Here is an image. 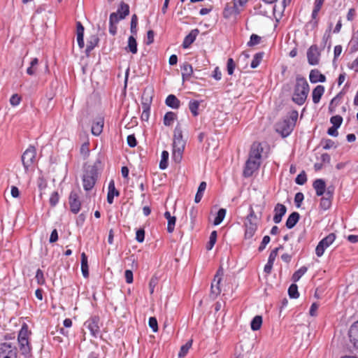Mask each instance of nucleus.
Returning a JSON list of instances; mask_svg holds the SVG:
<instances>
[{"mask_svg": "<svg viewBox=\"0 0 358 358\" xmlns=\"http://www.w3.org/2000/svg\"><path fill=\"white\" fill-rule=\"evenodd\" d=\"M104 124V120L102 117L96 119L92 126V134L96 136H99L102 131Z\"/></svg>", "mask_w": 358, "mask_h": 358, "instance_id": "obj_19", "label": "nucleus"}, {"mask_svg": "<svg viewBox=\"0 0 358 358\" xmlns=\"http://www.w3.org/2000/svg\"><path fill=\"white\" fill-rule=\"evenodd\" d=\"M38 59L37 58H34L30 63V66L27 69V74L30 76L34 75L36 72V66L38 65Z\"/></svg>", "mask_w": 358, "mask_h": 358, "instance_id": "obj_45", "label": "nucleus"}, {"mask_svg": "<svg viewBox=\"0 0 358 358\" xmlns=\"http://www.w3.org/2000/svg\"><path fill=\"white\" fill-rule=\"evenodd\" d=\"M313 188L315 190L316 194L318 196L326 195L327 188L326 183L322 179H317L313 182Z\"/></svg>", "mask_w": 358, "mask_h": 358, "instance_id": "obj_15", "label": "nucleus"}, {"mask_svg": "<svg viewBox=\"0 0 358 358\" xmlns=\"http://www.w3.org/2000/svg\"><path fill=\"white\" fill-rule=\"evenodd\" d=\"M307 267L301 266L299 269L295 271L292 275V280L297 282L299 279L307 272Z\"/></svg>", "mask_w": 358, "mask_h": 358, "instance_id": "obj_39", "label": "nucleus"}, {"mask_svg": "<svg viewBox=\"0 0 358 358\" xmlns=\"http://www.w3.org/2000/svg\"><path fill=\"white\" fill-rule=\"evenodd\" d=\"M165 103L168 106L174 109L178 108L180 107V101L173 94L169 95L166 99Z\"/></svg>", "mask_w": 358, "mask_h": 358, "instance_id": "obj_30", "label": "nucleus"}, {"mask_svg": "<svg viewBox=\"0 0 358 358\" xmlns=\"http://www.w3.org/2000/svg\"><path fill=\"white\" fill-rule=\"evenodd\" d=\"M262 152L263 148L262 145L259 143H254L252 145L249 157L260 161Z\"/></svg>", "mask_w": 358, "mask_h": 358, "instance_id": "obj_18", "label": "nucleus"}, {"mask_svg": "<svg viewBox=\"0 0 358 358\" xmlns=\"http://www.w3.org/2000/svg\"><path fill=\"white\" fill-rule=\"evenodd\" d=\"M235 67L236 64L234 59L232 58H229L227 64V73L229 75H232L234 73Z\"/></svg>", "mask_w": 358, "mask_h": 358, "instance_id": "obj_51", "label": "nucleus"}, {"mask_svg": "<svg viewBox=\"0 0 358 358\" xmlns=\"http://www.w3.org/2000/svg\"><path fill=\"white\" fill-rule=\"evenodd\" d=\"M129 14V6L127 3L122 2L116 13H112L110 15L111 22H119L125 18Z\"/></svg>", "mask_w": 358, "mask_h": 358, "instance_id": "obj_8", "label": "nucleus"}, {"mask_svg": "<svg viewBox=\"0 0 358 358\" xmlns=\"http://www.w3.org/2000/svg\"><path fill=\"white\" fill-rule=\"evenodd\" d=\"M234 6H232V10L235 11V15L240 13V12L245 6L248 0H233Z\"/></svg>", "mask_w": 358, "mask_h": 358, "instance_id": "obj_32", "label": "nucleus"}, {"mask_svg": "<svg viewBox=\"0 0 358 358\" xmlns=\"http://www.w3.org/2000/svg\"><path fill=\"white\" fill-rule=\"evenodd\" d=\"M320 52L316 45H311L307 51V59L308 64L315 66L319 64Z\"/></svg>", "mask_w": 358, "mask_h": 358, "instance_id": "obj_9", "label": "nucleus"}, {"mask_svg": "<svg viewBox=\"0 0 358 358\" xmlns=\"http://www.w3.org/2000/svg\"><path fill=\"white\" fill-rule=\"evenodd\" d=\"M145 238V231L143 229H138L136 234V240L139 242H143Z\"/></svg>", "mask_w": 358, "mask_h": 358, "instance_id": "obj_58", "label": "nucleus"}, {"mask_svg": "<svg viewBox=\"0 0 358 358\" xmlns=\"http://www.w3.org/2000/svg\"><path fill=\"white\" fill-rule=\"evenodd\" d=\"M81 271L84 278L89 276L87 257L85 252L81 254Z\"/></svg>", "mask_w": 358, "mask_h": 358, "instance_id": "obj_31", "label": "nucleus"}, {"mask_svg": "<svg viewBox=\"0 0 358 358\" xmlns=\"http://www.w3.org/2000/svg\"><path fill=\"white\" fill-rule=\"evenodd\" d=\"M185 147V141L182 138L180 127H176L174 130L172 157L176 163L181 162Z\"/></svg>", "mask_w": 358, "mask_h": 358, "instance_id": "obj_2", "label": "nucleus"}, {"mask_svg": "<svg viewBox=\"0 0 358 358\" xmlns=\"http://www.w3.org/2000/svg\"><path fill=\"white\" fill-rule=\"evenodd\" d=\"M262 324V316L257 315L251 321V324H250L251 329L253 331H257L261 328Z\"/></svg>", "mask_w": 358, "mask_h": 358, "instance_id": "obj_37", "label": "nucleus"}, {"mask_svg": "<svg viewBox=\"0 0 358 358\" xmlns=\"http://www.w3.org/2000/svg\"><path fill=\"white\" fill-rule=\"evenodd\" d=\"M350 341L358 350V322L353 323L349 330Z\"/></svg>", "mask_w": 358, "mask_h": 358, "instance_id": "obj_13", "label": "nucleus"}, {"mask_svg": "<svg viewBox=\"0 0 358 358\" xmlns=\"http://www.w3.org/2000/svg\"><path fill=\"white\" fill-rule=\"evenodd\" d=\"M309 92V85L306 79L298 76L296 79L292 100L296 104L301 106L306 101Z\"/></svg>", "mask_w": 358, "mask_h": 358, "instance_id": "obj_1", "label": "nucleus"}, {"mask_svg": "<svg viewBox=\"0 0 358 358\" xmlns=\"http://www.w3.org/2000/svg\"><path fill=\"white\" fill-rule=\"evenodd\" d=\"M336 236L334 234H329L328 236L322 238L317 244L315 248V254L317 257H320L324 253V251L328 248L335 241Z\"/></svg>", "mask_w": 358, "mask_h": 358, "instance_id": "obj_5", "label": "nucleus"}, {"mask_svg": "<svg viewBox=\"0 0 358 358\" xmlns=\"http://www.w3.org/2000/svg\"><path fill=\"white\" fill-rule=\"evenodd\" d=\"M324 92V87L322 85H317L313 90L312 93L313 101L314 103H317L320 102L322 96Z\"/></svg>", "mask_w": 358, "mask_h": 358, "instance_id": "obj_25", "label": "nucleus"}, {"mask_svg": "<svg viewBox=\"0 0 358 358\" xmlns=\"http://www.w3.org/2000/svg\"><path fill=\"white\" fill-rule=\"evenodd\" d=\"M108 191L107 194V201L108 203L112 204L115 196H117L120 192L116 189L114 180H110L108 184Z\"/></svg>", "mask_w": 358, "mask_h": 358, "instance_id": "obj_21", "label": "nucleus"}, {"mask_svg": "<svg viewBox=\"0 0 358 358\" xmlns=\"http://www.w3.org/2000/svg\"><path fill=\"white\" fill-rule=\"evenodd\" d=\"M117 22H111L110 17L109 18V32L113 36L115 35L117 32V27L115 26V24Z\"/></svg>", "mask_w": 358, "mask_h": 358, "instance_id": "obj_61", "label": "nucleus"}, {"mask_svg": "<svg viewBox=\"0 0 358 358\" xmlns=\"http://www.w3.org/2000/svg\"><path fill=\"white\" fill-rule=\"evenodd\" d=\"M127 143L131 148H134L136 145V139L134 135H129L127 136Z\"/></svg>", "mask_w": 358, "mask_h": 358, "instance_id": "obj_63", "label": "nucleus"}, {"mask_svg": "<svg viewBox=\"0 0 358 358\" xmlns=\"http://www.w3.org/2000/svg\"><path fill=\"white\" fill-rule=\"evenodd\" d=\"M36 158V151L34 147L29 146L23 153L22 156V162L25 169L28 171L29 168L31 167L35 162Z\"/></svg>", "mask_w": 358, "mask_h": 358, "instance_id": "obj_4", "label": "nucleus"}, {"mask_svg": "<svg viewBox=\"0 0 358 358\" xmlns=\"http://www.w3.org/2000/svg\"><path fill=\"white\" fill-rule=\"evenodd\" d=\"M168 159H169V152L166 150H164L162 153V159H161V162L159 163V168L162 169V170H164L167 168V166H168V163H167V161H168Z\"/></svg>", "mask_w": 358, "mask_h": 358, "instance_id": "obj_42", "label": "nucleus"}, {"mask_svg": "<svg viewBox=\"0 0 358 358\" xmlns=\"http://www.w3.org/2000/svg\"><path fill=\"white\" fill-rule=\"evenodd\" d=\"M206 188V182H201L199 186L197 192L195 195L194 201L195 203H199L203 197V192Z\"/></svg>", "mask_w": 358, "mask_h": 358, "instance_id": "obj_34", "label": "nucleus"}, {"mask_svg": "<svg viewBox=\"0 0 358 358\" xmlns=\"http://www.w3.org/2000/svg\"><path fill=\"white\" fill-rule=\"evenodd\" d=\"M125 280L127 283L130 284L133 282V273L131 270H126L124 272Z\"/></svg>", "mask_w": 358, "mask_h": 358, "instance_id": "obj_60", "label": "nucleus"}, {"mask_svg": "<svg viewBox=\"0 0 358 358\" xmlns=\"http://www.w3.org/2000/svg\"><path fill=\"white\" fill-rule=\"evenodd\" d=\"M304 199L303 194L301 192H298L295 194L294 196V203L296 204V206L299 208L301 206V204Z\"/></svg>", "mask_w": 358, "mask_h": 358, "instance_id": "obj_55", "label": "nucleus"}, {"mask_svg": "<svg viewBox=\"0 0 358 358\" xmlns=\"http://www.w3.org/2000/svg\"><path fill=\"white\" fill-rule=\"evenodd\" d=\"M84 27L80 22H77V43L80 48L84 47Z\"/></svg>", "mask_w": 358, "mask_h": 358, "instance_id": "obj_29", "label": "nucleus"}, {"mask_svg": "<svg viewBox=\"0 0 358 358\" xmlns=\"http://www.w3.org/2000/svg\"><path fill=\"white\" fill-rule=\"evenodd\" d=\"M294 124L290 120H284L277 125V131L284 137L287 136L293 130Z\"/></svg>", "mask_w": 358, "mask_h": 358, "instance_id": "obj_10", "label": "nucleus"}, {"mask_svg": "<svg viewBox=\"0 0 358 358\" xmlns=\"http://www.w3.org/2000/svg\"><path fill=\"white\" fill-rule=\"evenodd\" d=\"M278 248H275L274 250H273L270 252V255H269L268 259V262L274 263V261L278 255Z\"/></svg>", "mask_w": 358, "mask_h": 358, "instance_id": "obj_64", "label": "nucleus"}, {"mask_svg": "<svg viewBox=\"0 0 358 358\" xmlns=\"http://www.w3.org/2000/svg\"><path fill=\"white\" fill-rule=\"evenodd\" d=\"M164 217L168 221L167 231L169 233H172L174 231L176 218L175 216H172L169 211H166Z\"/></svg>", "mask_w": 358, "mask_h": 358, "instance_id": "obj_27", "label": "nucleus"}, {"mask_svg": "<svg viewBox=\"0 0 358 358\" xmlns=\"http://www.w3.org/2000/svg\"><path fill=\"white\" fill-rule=\"evenodd\" d=\"M261 41V37L257 34H252L250 38V41L248 42L247 45L249 47H252L256 45H258Z\"/></svg>", "mask_w": 358, "mask_h": 358, "instance_id": "obj_46", "label": "nucleus"}, {"mask_svg": "<svg viewBox=\"0 0 358 358\" xmlns=\"http://www.w3.org/2000/svg\"><path fill=\"white\" fill-rule=\"evenodd\" d=\"M199 102L198 101H190L189 103V109L192 113L194 116H197L199 115Z\"/></svg>", "mask_w": 358, "mask_h": 358, "instance_id": "obj_41", "label": "nucleus"}, {"mask_svg": "<svg viewBox=\"0 0 358 358\" xmlns=\"http://www.w3.org/2000/svg\"><path fill=\"white\" fill-rule=\"evenodd\" d=\"M181 71L183 80H188L193 73L192 65L187 62L181 66Z\"/></svg>", "mask_w": 358, "mask_h": 358, "instance_id": "obj_26", "label": "nucleus"}, {"mask_svg": "<svg viewBox=\"0 0 358 358\" xmlns=\"http://www.w3.org/2000/svg\"><path fill=\"white\" fill-rule=\"evenodd\" d=\"M85 325L90 331L92 336L95 338L97 337L99 333V327L98 325V320L96 317H93L87 320L85 323Z\"/></svg>", "mask_w": 358, "mask_h": 358, "instance_id": "obj_16", "label": "nucleus"}, {"mask_svg": "<svg viewBox=\"0 0 358 358\" xmlns=\"http://www.w3.org/2000/svg\"><path fill=\"white\" fill-rule=\"evenodd\" d=\"M288 294L290 298L297 299L299 296L298 287L296 284H292L288 289Z\"/></svg>", "mask_w": 358, "mask_h": 358, "instance_id": "obj_43", "label": "nucleus"}, {"mask_svg": "<svg viewBox=\"0 0 358 358\" xmlns=\"http://www.w3.org/2000/svg\"><path fill=\"white\" fill-rule=\"evenodd\" d=\"M69 204L72 213L76 214L80 211L81 203L79 200V196L76 192H71L69 196Z\"/></svg>", "mask_w": 358, "mask_h": 358, "instance_id": "obj_12", "label": "nucleus"}, {"mask_svg": "<svg viewBox=\"0 0 358 358\" xmlns=\"http://www.w3.org/2000/svg\"><path fill=\"white\" fill-rule=\"evenodd\" d=\"M245 238H251L257 230V224L249 219L245 221Z\"/></svg>", "mask_w": 358, "mask_h": 358, "instance_id": "obj_20", "label": "nucleus"}, {"mask_svg": "<svg viewBox=\"0 0 358 358\" xmlns=\"http://www.w3.org/2000/svg\"><path fill=\"white\" fill-rule=\"evenodd\" d=\"M192 340L187 341L185 345H183L181 347L180 350V352L178 353V357L180 358L184 357L187 354L189 350L192 347Z\"/></svg>", "mask_w": 358, "mask_h": 358, "instance_id": "obj_40", "label": "nucleus"}, {"mask_svg": "<svg viewBox=\"0 0 358 358\" xmlns=\"http://www.w3.org/2000/svg\"><path fill=\"white\" fill-rule=\"evenodd\" d=\"M224 275V270L222 267L219 268L216 274L214 276L213 280L211 283L210 295L215 298L221 293L220 282L222 277Z\"/></svg>", "mask_w": 358, "mask_h": 358, "instance_id": "obj_6", "label": "nucleus"}, {"mask_svg": "<svg viewBox=\"0 0 358 358\" xmlns=\"http://www.w3.org/2000/svg\"><path fill=\"white\" fill-rule=\"evenodd\" d=\"M262 53L255 54L252 60L251 64H250L251 68H252V69L257 68L259 65V64L262 61Z\"/></svg>", "mask_w": 358, "mask_h": 358, "instance_id": "obj_47", "label": "nucleus"}, {"mask_svg": "<svg viewBox=\"0 0 358 358\" xmlns=\"http://www.w3.org/2000/svg\"><path fill=\"white\" fill-rule=\"evenodd\" d=\"M212 76L216 80H221L222 78V72L220 69L219 67H215L213 72V75Z\"/></svg>", "mask_w": 358, "mask_h": 358, "instance_id": "obj_62", "label": "nucleus"}, {"mask_svg": "<svg viewBox=\"0 0 358 358\" xmlns=\"http://www.w3.org/2000/svg\"><path fill=\"white\" fill-rule=\"evenodd\" d=\"M333 198V192L329 189H327L326 195L322 196L320 206L324 210H328L331 206V199Z\"/></svg>", "mask_w": 358, "mask_h": 358, "instance_id": "obj_17", "label": "nucleus"}, {"mask_svg": "<svg viewBox=\"0 0 358 358\" xmlns=\"http://www.w3.org/2000/svg\"><path fill=\"white\" fill-rule=\"evenodd\" d=\"M309 79L312 83H317L318 82L324 83L326 80V77L317 69H313L310 72Z\"/></svg>", "mask_w": 358, "mask_h": 358, "instance_id": "obj_22", "label": "nucleus"}, {"mask_svg": "<svg viewBox=\"0 0 358 358\" xmlns=\"http://www.w3.org/2000/svg\"><path fill=\"white\" fill-rule=\"evenodd\" d=\"M59 202V195L57 192L52 193L50 197V203L52 206H55Z\"/></svg>", "mask_w": 358, "mask_h": 358, "instance_id": "obj_57", "label": "nucleus"}, {"mask_svg": "<svg viewBox=\"0 0 358 358\" xmlns=\"http://www.w3.org/2000/svg\"><path fill=\"white\" fill-rule=\"evenodd\" d=\"M217 231H213L210 235V238H209V241L208 243H207V245H206V249L208 250H210L214 245L216 243V240H217Z\"/></svg>", "mask_w": 358, "mask_h": 358, "instance_id": "obj_44", "label": "nucleus"}, {"mask_svg": "<svg viewBox=\"0 0 358 358\" xmlns=\"http://www.w3.org/2000/svg\"><path fill=\"white\" fill-rule=\"evenodd\" d=\"M198 34L199 30L197 29L192 30L190 33L185 37L182 42V47L184 48H188L190 45L195 41Z\"/></svg>", "mask_w": 358, "mask_h": 358, "instance_id": "obj_23", "label": "nucleus"}, {"mask_svg": "<svg viewBox=\"0 0 358 358\" xmlns=\"http://www.w3.org/2000/svg\"><path fill=\"white\" fill-rule=\"evenodd\" d=\"M287 212V208L285 205L277 203L274 208L273 222L278 224L282 221V217Z\"/></svg>", "mask_w": 358, "mask_h": 358, "instance_id": "obj_14", "label": "nucleus"}, {"mask_svg": "<svg viewBox=\"0 0 358 358\" xmlns=\"http://www.w3.org/2000/svg\"><path fill=\"white\" fill-rule=\"evenodd\" d=\"M343 122V118L340 115H335L331 117L330 122L332 124V127L339 128Z\"/></svg>", "mask_w": 358, "mask_h": 358, "instance_id": "obj_48", "label": "nucleus"}, {"mask_svg": "<svg viewBox=\"0 0 358 358\" xmlns=\"http://www.w3.org/2000/svg\"><path fill=\"white\" fill-rule=\"evenodd\" d=\"M176 119V115L173 112H167L164 117V124L165 126H171Z\"/></svg>", "mask_w": 358, "mask_h": 358, "instance_id": "obj_35", "label": "nucleus"}, {"mask_svg": "<svg viewBox=\"0 0 358 358\" xmlns=\"http://www.w3.org/2000/svg\"><path fill=\"white\" fill-rule=\"evenodd\" d=\"M300 215L297 212L292 213L285 223L286 227L287 229H292L298 222L299 220Z\"/></svg>", "mask_w": 358, "mask_h": 358, "instance_id": "obj_24", "label": "nucleus"}, {"mask_svg": "<svg viewBox=\"0 0 358 358\" xmlns=\"http://www.w3.org/2000/svg\"><path fill=\"white\" fill-rule=\"evenodd\" d=\"M226 213H227L226 209L220 208L218 210L217 215L214 220L213 224L215 226L219 225L224 219Z\"/></svg>", "mask_w": 358, "mask_h": 358, "instance_id": "obj_38", "label": "nucleus"}, {"mask_svg": "<svg viewBox=\"0 0 358 358\" xmlns=\"http://www.w3.org/2000/svg\"><path fill=\"white\" fill-rule=\"evenodd\" d=\"M142 114H141V120L143 121H148L150 117V103H142Z\"/></svg>", "mask_w": 358, "mask_h": 358, "instance_id": "obj_36", "label": "nucleus"}, {"mask_svg": "<svg viewBox=\"0 0 358 358\" xmlns=\"http://www.w3.org/2000/svg\"><path fill=\"white\" fill-rule=\"evenodd\" d=\"M260 165V161L250 158L248 159L244 169L243 174L245 177H250L258 169Z\"/></svg>", "mask_w": 358, "mask_h": 358, "instance_id": "obj_11", "label": "nucleus"}, {"mask_svg": "<svg viewBox=\"0 0 358 358\" xmlns=\"http://www.w3.org/2000/svg\"><path fill=\"white\" fill-rule=\"evenodd\" d=\"M21 102V97L17 94H13L10 99V103L12 106H17Z\"/></svg>", "mask_w": 358, "mask_h": 358, "instance_id": "obj_53", "label": "nucleus"}, {"mask_svg": "<svg viewBox=\"0 0 358 358\" xmlns=\"http://www.w3.org/2000/svg\"><path fill=\"white\" fill-rule=\"evenodd\" d=\"M97 179V169L95 166H90L85 169L83 176V185L86 191L91 190Z\"/></svg>", "mask_w": 358, "mask_h": 358, "instance_id": "obj_3", "label": "nucleus"}, {"mask_svg": "<svg viewBox=\"0 0 358 358\" xmlns=\"http://www.w3.org/2000/svg\"><path fill=\"white\" fill-rule=\"evenodd\" d=\"M306 181L307 177L304 171L299 173L295 179L296 183L300 185L305 184Z\"/></svg>", "mask_w": 358, "mask_h": 358, "instance_id": "obj_49", "label": "nucleus"}, {"mask_svg": "<svg viewBox=\"0 0 358 358\" xmlns=\"http://www.w3.org/2000/svg\"><path fill=\"white\" fill-rule=\"evenodd\" d=\"M29 331L27 325H23L21 328L19 334L18 339H28Z\"/></svg>", "mask_w": 358, "mask_h": 358, "instance_id": "obj_52", "label": "nucleus"}, {"mask_svg": "<svg viewBox=\"0 0 358 358\" xmlns=\"http://www.w3.org/2000/svg\"><path fill=\"white\" fill-rule=\"evenodd\" d=\"M20 351L25 356L30 352V347L28 339H18Z\"/></svg>", "mask_w": 358, "mask_h": 358, "instance_id": "obj_33", "label": "nucleus"}, {"mask_svg": "<svg viewBox=\"0 0 358 358\" xmlns=\"http://www.w3.org/2000/svg\"><path fill=\"white\" fill-rule=\"evenodd\" d=\"M270 241L271 238L268 236H264L261 245L259 247V250L262 251L263 250H264L266 245L269 243Z\"/></svg>", "mask_w": 358, "mask_h": 358, "instance_id": "obj_59", "label": "nucleus"}, {"mask_svg": "<svg viewBox=\"0 0 358 358\" xmlns=\"http://www.w3.org/2000/svg\"><path fill=\"white\" fill-rule=\"evenodd\" d=\"M137 24H138V17L136 15H133L131 17V28H130L131 32L133 34H136Z\"/></svg>", "mask_w": 358, "mask_h": 358, "instance_id": "obj_50", "label": "nucleus"}, {"mask_svg": "<svg viewBox=\"0 0 358 358\" xmlns=\"http://www.w3.org/2000/svg\"><path fill=\"white\" fill-rule=\"evenodd\" d=\"M0 358H17L15 346L9 343L0 344Z\"/></svg>", "mask_w": 358, "mask_h": 358, "instance_id": "obj_7", "label": "nucleus"}, {"mask_svg": "<svg viewBox=\"0 0 358 358\" xmlns=\"http://www.w3.org/2000/svg\"><path fill=\"white\" fill-rule=\"evenodd\" d=\"M127 52H130L132 54L137 53V42L134 36H130L128 38L127 46L125 48Z\"/></svg>", "mask_w": 358, "mask_h": 358, "instance_id": "obj_28", "label": "nucleus"}, {"mask_svg": "<svg viewBox=\"0 0 358 358\" xmlns=\"http://www.w3.org/2000/svg\"><path fill=\"white\" fill-rule=\"evenodd\" d=\"M149 326L154 332H157L158 330L157 321L155 317H151L149 318Z\"/></svg>", "mask_w": 358, "mask_h": 358, "instance_id": "obj_56", "label": "nucleus"}, {"mask_svg": "<svg viewBox=\"0 0 358 358\" xmlns=\"http://www.w3.org/2000/svg\"><path fill=\"white\" fill-rule=\"evenodd\" d=\"M36 279L39 285H43L45 282L43 272L39 268L36 271Z\"/></svg>", "mask_w": 358, "mask_h": 358, "instance_id": "obj_54", "label": "nucleus"}]
</instances>
